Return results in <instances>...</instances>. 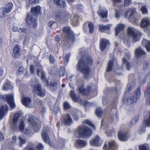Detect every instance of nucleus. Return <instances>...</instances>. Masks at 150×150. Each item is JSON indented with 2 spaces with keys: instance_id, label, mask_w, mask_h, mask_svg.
Wrapping results in <instances>:
<instances>
[{
  "instance_id": "1",
  "label": "nucleus",
  "mask_w": 150,
  "mask_h": 150,
  "mask_svg": "<svg viewBox=\"0 0 150 150\" xmlns=\"http://www.w3.org/2000/svg\"><path fill=\"white\" fill-rule=\"evenodd\" d=\"M93 62V60L91 56H83L76 66V70L83 74V77L85 79L92 77L90 66Z\"/></svg>"
},
{
  "instance_id": "2",
  "label": "nucleus",
  "mask_w": 150,
  "mask_h": 150,
  "mask_svg": "<svg viewBox=\"0 0 150 150\" xmlns=\"http://www.w3.org/2000/svg\"><path fill=\"white\" fill-rule=\"evenodd\" d=\"M63 32L65 36L62 41V46L64 49H67L70 47L75 40L74 36L69 27H65Z\"/></svg>"
},
{
  "instance_id": "3",
  "label": "nucleus",
  "mask_w": 150,
  "mask_h": 150,
  "mask_svg": "<svg viewBox=\"0 0 150 150\" xmlns=\"http://www.w3.org/2000/svg\"><path fill=\"white\" fill-rule=\"evenodd\" d=\"M91 130L86 126H79L75 133V136L77 138L83 137H90L91 134Z\"/></svg>"
},
{
  "instance_id": "4",
  "label": "nucleus",
  "mask_w": 150,
  "mask_h": 150,
  "mask_svg": "<svg viewBox=\"0 0 150 150\" xmlns=\"http://www.w3.org/2000/svg\"><path fill=\"white\" fill-rule=\"evenodd\" d=\"M128 35L131 37V41L133 43L139 41L141 36V34L139 31L132 27H129L127 29Z\"/></svg>"
},
{
  "instance_id": "5",
  "label": "nucleus",
  "mask_w": 150,
  "mask_h": 150,
  "mask_svg": "<svg viewBox=\"0 0 150 150\" xmlns=\"http://www.w3.org/2000/svg\"><path fill=\"white\" fill-rule=\"evenodd\" d=\"M135 9H131L129 11L126 12L125 14V17H128V14H129V20H131V21L133 22V23L136 25H138L139 24V22H138V19L140 18L139 16L136 15L134 17V16L136 15L135 14L136 13Z\"/></svg>"
},
{
  "instance_id": "6",
  "label": "nucleus",
  "mask_w": 150,
  "mask_h": 150,
  "mask_svg": "<svg viewBox=\"0 0 150 150\" xmlns=\"http://www.w3.org/2000/svg\"><path fill=\"white\" fill-rule=\"evenodd\" d=\"M141 94L140 88L138 87L134 91V97L130 96L127 97L125 100V103L127 105H129L137 102Z\"/></svg>"
},
{
  "instance_id": "7",
  "label": "nucleus",
  "mask_w": 150,
  "mask_h": 150,
  "mask_svg": "<svg viewBox=\"0 0 150 150\" xmlns=\"http://www.w3.org/2000/svg\"><path fill=\"white\" fill-rule=\"evenodd\" d=\"M28 118V122L30 125V127H32L35 131L38 132L41 127L40 122L39 120L36 121L35 119H34L33 117L31 115H29Z\"/></svg>"
},
{
  "instance_id": "8",
  "label": "nucleus",
  "mask_w": 150,
  "mask_h": 150,
  "mask_svg": "<svg viewBox=\"0 0 150 150\" xmlns=\"http://www.w3.org/2000/svg\"><path fill=\"white\" fill-rule=\"evenodd\" d=\"M33 93L41 97H44L46 93L45 90L42 88L41 85L40 84H37L35 86Z\"/></svg>"
},
{
  "instance_id": "9",
  "label": "nucleus",
  "mask_w": 150,
  "mask_h": 150,
  "mask_svg": "<svg viewBox=\"0 0 150 150\" xmlns=\"http://www.w3.org/2000/svg\"><path fill=\"white\" fill-rule=\"evenodd\" d=\"M2 98L4 100H6L11 108H15L16 105L15 103L13 94L4 95L2 96Z\"/></svg>"
},
{
  "instance_id": "10",
  "label": "nucleus",
  "mask_w": 150,
  "mask_h": 150,
  "mask_svg": "<svg viewBox=\"0 0 150 150\" xmlns=\"http://www.w3.org/2000/svg\"><path fill=\"white\" fill-rule=\"evenodd\" d=\"M33 18V16L28 15L26 19V22L30 27L35 28L38 25L37 20Z\"/></svg>"
},
{
  "instance_id": "11",
  "label": "nucleus",
  "mask_w": 150,
  "mask_h": 150,
  "mask_svg": "<svg viewBox=\"0 0 150 150\" xmlns=\"http://www.w3.org/2000/svg\"><path fill=\"white\" fill-rule=\"evenodd\" d=\"M12 139L13 142H15L16 144L19 146L21 147L23 145L26 143V140L22 136H19L18 139L16 138V136H13L12 137Z\"/></svg>"
},
{
  "instance_id": "12",
  "label": "nucleus",
  "mask_w": 150,
  "mask_h": 150,
  "mask_svg": "<svg viewBox=\"0 0 150 150\" xmlns=\"http://www.w3.org/2000/svg\"><path fill=\"white\" fill-rule=\"evenodd\" d=\"M26 148L27 150H43L44 147L40 143H39L37 146H36L34 143H30L28 144Z\"/></svg>"
},
{
  "instance_id": "13",
  "label": "nucleus",
  "mask_w": 150,
  "mask_h": 150,
  "mask_svg": "<svg viewBox=\"0 0 150 150\" xmlns=\"http://www.w3.org/2000/svg\"><path fill=\"white\" fill-rule=\"evenodd\" d=\"M108 145L105 144L103 147L104 150H117V145L114 141H110L108 142Z\"/></svg>"
},
{
  "instance_id": "14",
  "label": "nucleus",
  "mask_w": 150,
  "mask_h": 150,
  "mask_svg": "<svg viewBox=\"0 0 150 150\" xmlns=\"http://www.w3.org/2000/svg\"><path fill=\"white\" fill-rule=\"evenodd\" d=\"M61 121L65 125L68 126L72 122V120L69 114H63L62 115Z\"/></svg>"
},
{
  "instance_id": "15",
  "label": "nucleus",
  "mask_w": 150,
  "mask_h": 150,
  "mask_svg": "<svg viewBox=\"0 0 150 150\" xmlns=\"http://www.w3.org/2000/svg\"><path fill=\"white\" fill-rule=\"evenodd\" d=\"M55 17L56 19L59 21L62 19H68L70 17V15L69 13L67 12H65L62 13L59 12L56 13Z\"/></svg>"
},
{
  "instance_id": "16",
  "label": "nucleus",
  "mask_w": 150,
  "mask_h": 150,
  "mask_svg": "<svg viewBox=\"0 0 150 150\" xmlns=\"http://www.w3.org/2000/svg\"><path fill=\"white\" fill-rule=\"evenodd\" d=\"M100 138L98 136H96L94 138L90 141V144L91 146H100L102 143L100 141Z\"/></svg>"
},
{
  "instance_id": "17",
  "label": "nucleus",
  "mask_w": 150,
  "mask_h": 150,
  "mask_svg": "<svg viewBox=\"0 0 150 150\" xmlns=\"http://www.w3.org/2000/svg\"><path fill=\"white\" fill-rule=\"evenodd\" d=\"M118 137L120 141L125 142L127 140L129 136L127 132L123 130H121L118 133Z\"/></svg>"
},
{
  "instance_id": "18",
  "label": "nucleus",
  "mask_w": 150,
  "mask_h": 150,
  "mask_svg": "<svg viewBox=\"0 0 150 150\" xmlns=\"http://www.w3.org/2000/svg\"><path fill=\"white\" fill-rule=\"evenodd\" d=\"M48 131L46 128H44L42 133V137L44 142L49 144L50 143V140L47 134Z\"/></svg>"
},
{
  "instance_id": "19",
  "label": "nucleus",
  "mask_w": 150,
  "mask_h": 150,
  "mask_svg": "<svg viewBox=\"0 0 150 150\" xmlns=\"http://www.w3.org/2000/svg\"><path fill=\"white\" fill-rule=\"evenodd\" d=\"M87 142L84 140L79 139L76 140L75 142V146L77 149H79L81 147H84L87 145Z\"/></svg>"
},
{
  "instance_id": "20",
  "label": "nucleus",
  "mask_w": 150,
  "mask_h": 150,
  "mask_svg": "<svg viewBox=\"0 0 150 150\" xmlns=\"http://www.w3.org/2000/svg\"><path fill=\"white\" fill-rule=\"evenodd\" d=\"M20 46L18 45H15L13 50L12 56L14 58H17L21 55Z\"/></svg>"
},
{
  "instance_id": "21",
  "label": "nucleus",
  "mask_w": 150,
  "mask_h": 150,
  "mask_svg": "<svg viewBox=\"0 0 150 150\" xmlns=\"http://www.w3.org/2000/svg\"><path fill=\"white\" fill-rule=\"evenodd\" d=\"M8 107L5 105L2 106L0 108V119L3 118L8 111Z\"/></svg>"
},
{
  "instance_id": "22",
  "label": "nucleus",
  "mask_w": 150,
  "mask_h": 150,
  "mask_svg": "<svg viewBox=\"0 0 150 150\" xmlns=\"http://www.w3.org/2000/svg\"><path fill=\"white\" fill-rule=\"evenodd\" d=\"M150 25V19L149 18L146 17L142 18L141 21L140 26L142 28L146 27Z\"/></svg>"
},
{
  "instance_id": "23",
  "label": "nucleus",
  "mask_w": 150,
  "mask_h": 150,
  "mask_svg": "<svg viewBox=\"0 0 150 150\" xmlns=\"http://www.w3.org/2000/svg\"><path fill=\"white\" fill-rule=\"evenodd\" d=\"M109 41L107 40L102 39L100 40V48L101 51H103L109 44Z\"/></svg>"
},
{
  "instance_id": "24",
  "label": "nucleus",
  "mask_w": 150,
  "mask_h": 150,
  "mask_svg": "<svg viewBox=\"0 0 150 150\" xmlns=\"http://www.w3.org/2000/svg\"><path fill=\"white\" fill-rule=\"evenodd\" d=\"M22 103L23 105L26 107H31V100L29 97H24L22 100Z\"/></svg>"
},
{
  "instance_id": "25",
  "label": "nucleus",
  "mask_w": 150,
  "mask_h": 150,
  "mask_svg": "<svg viewBox=\"0 0 150 150\" xmlns=\"http://www.w3.org/2000/svg\"><path fill=\"white\" fill-rule=\"evenodd\" d=\"M98 14L102 18H105L107 17L108 11L105 8L100 7Z\"/></svg>"
},
{
  "instance_id": "26",
  "label": "nucleus",
  "mask_w": 150,
  "mask_h": 150,
  "mask_svg": "<svg viewBox=\"0 0 150 150\" xmlns=\"http://www.w3.org/2000/svg\"><path fill=\"white\" fill-rule=\"evenodd\" d=\"M145 96L148 97L146 99V103L150 105V82L148 84L147 88L145 91Z\"/></svg>"
},
{
  "instance_id": "27",
  "label": "nucleus",
  "mask_w": 150,
  "mask_h": 150,
  "mask_svg": "<svg viewBox=\"0 0 150 150\" xmlns=\"http://www.w3.org/2000/svg\"><path fill=\"white\" fill-rule=\"evenodd\" d=\"M70 96L72 98V100L74 101L80 103L82 102V100L79 97H76L75 94L73 91H70Z\"/></svg>"
},
{
  "instance_id": "28",
  "label": "nucleus",
  "mask_w": 150,
  "mask_h": 150,
  "mask_svg": "<svg viewBox=\"0 0 150 150\" xmlns=\"http://www.w3.org/2000/svg\"><path fill=\"white\" fill-rule=\"evenodd\" d=\"M91 88V87L88 86L86 89H84L83 86H82L79 88V91L80 93L83 95H88L90 93Z\"/></svg>"
},
{
  "instance_id": "29",
  "label": "nucleus",
  "mask_w": 150,
  "mask_h": 150,
  "mask_svg": "<svg viewBox=\"0 0 150 150\" xmlns=\"http://www.w3.org/2000/svg\"><path fill=\"white\" fill-rule=\"evenodd\" d=\"M142 45L145 47L147 52H150V41L143 39L142 42Z\"/></svg>"
},
{
  "instance_id": "30",
  "label": "nucleus",
  "mask_w": 150,
  "mask_h": 150,
  "mask_svg": "<svg viewBox=\"0 0 150 150\" xmlns=\"http://www.w3.org/2000/svg\"><path fill=\"white\" fill-rule=\"evenodd\" d=\"M124 27L125 26L123 24H119L117 25L115 28V35H118L119 32L123 29Z\"/></svg>"
},
{
  "instance_id": "31",
  "label": "nucleus",
  "mask_w": 150,
  "mask_h": 150,
  "mask_svg": "<svg viewBox=\"0 0 150 150\" xmlns=\"http://www.w3.org/2000/svg\"><path fill=\"white\" fill-rule=\"evenodd\" d=\"M40 7L38 6H37L35 7H33L31 8V12L35 16H36L40 14Z\"/></svg>"
},
{
  "instance_id": "32",
  "label": "nucleus",
  "mask_w": 150,
  "mask_h": 150,
  "mask_svg": "<svg viewBox=\"0 0 150 150\" xmlns=\"http://www.w3.org/2000/svg\"><path fill=\"white\" fill-rule=\"evenodd\" d=\"M134 53L137 57H139L143 55L146 54L145 52L140 47L135 49Z\"/></svg>"
},
{
  "instance_id": "33",
  "label": "nucleus",
  "mask_w": 150,
  "mask_h": 150,
  "mask_svg": "<svg viewBox=\"0 0 150 150\" xmlns=\"http://www.w3.org/2000/svg\"><path fill=\"white\" fill-rule=\"evenodd\" d=\"M54 3L61 7H64L66 5L65 1L64 0H54Z\"/></svg>"
},
{
  "instance_id": "34",
  "label": "nucleus",
  "mask_w": 150,
  "mask_h": 150,
  "mask_svg": "<svg viewBox=\"0 0 150 150\" xmlns=\"http://www.w3.org/2000/svg\"><path fill=\"white\" fill-rule=\"evenodd\" d=\"M20 114L19 113H16L15 114L13 121V128L14 129L17 125V121L18 118L20 117Z\"/></svg>"
},
{
  "instance_id": "35",
  "label": "nucleus",
  "mask_w": 150,
  "mask_h": 150,
  "mask_svg": "<svg viewBox=\"0 0 150 150\" xmlns=\"http://www.w3.org/2000/svg\"><path fill=\"white\" fill-rule=\"evenodd\" d=\"M144 122L146 127H150V112H148L147 115L144 116Z\"/></svg>"
},
{
  "instance_id": "36",
  "label": "nucleus",
  "mask_w": 150,
  "mask_h": 150,
  "mask_svg": "<svg viewBox=\"0 0 150 150\" xmlns=\"http://www.w3.org/2000/svg\"><path fill=\"white\" fill-rule=\"evenodd\" d=\"M24 127V123L23 121H22L19 126V128L21 131H22L26 135H29L30 133V131L28 129H26L23 130Z\"/></svg>"
},
{
  "instance_id": "37",
  "label": "nucleus",
  "mask_w": 150,
  "mask_h": 150,
  "mask_svg": "<svg viewBox=\"0 0 150 150\" xmlns=\"http://www.w3.org/2000/svg\"><path fill=\"white\" fill-rule=\"evenodd\" d=\"M132 3V0H124V4H121L119 6L120 9L121 10L124 9V8L129 6Z\"/></svg>"
},
{
  "instance_id": "38",
  "label": "nucleus",
  "mask_w": 150,
  "mask_h": 150,
  "mask_svg": "<svg viewBox=\"0 0 150 150\" xmlns=\"http://www.w3.org/2000/svg\"><path fill=\"white\" fill-rule=\"evenodd\" d=\"M111 25L108 24L107 25H99V30L101 32H103L107 30H109L110 28Z\"/></svg>"
},
{
  "instance_id": "39",
  "label": "nucleus",
  "mask_w": 150,
  "mask_h": 150,
  "mask_svg": "<svg viewBox=\"0 0 150 150\" xmlns=\"http://www.w3.org/2000/svg\"><path fill=\"white\" fill-rule=\"evenodd\" d=\"M122 64L123 65H125L127 70H129L130 69L131 67L130 63L127 61L125 57H123L122 59Z\"/></svg>"
},
{
  "instance_id": "40",
  "label": "nucleus",
  "mask_w": 150,
  "mask_h": 150,
  "mask_svg": "<svg viewBox=\"0 0 150 150\" xmlns=\"http://www.w3.org/2000/svg\"><path fill=\"white\" fill-rule=\"evenodd\" d=\"M13 4L11 2L8 3L6 6V8H5V10L6 13H8L11 11L13 7Z\"/></svg>"
},
{
  "instance_id": "41",
  "label": "nucleus",
  "mask_w": 150,
  "mask_h": 150,
  "mask_svg": "<svg viewBox=\"0 0 150 150\" xmlns=\"http://www.w3.org/2000/svg\"><path fill=\"white\" fill-rule=\"evenodd\" d=\"M78 16L75 15L73 18L71 20V23L72 25L74 26H76L78 24Z\"/></svg>"
},
{
  "instance_id": "42",
  "label": "nucleus",
  "mask_w": 150,
  "mask_h": 150,
  "mask_svg": "<svg viewBox=\"0 0 150 150\" xmlns=\"http://www.w3.org/2000/svg\"><path fill=\"white\" fill-rule=\"evenodd\" d=\"M113 59H112L111 60H110L108 61V68L107 69V72L110 71L112 70L113 65Z\"/></svg>"
},
{
  "instance_id": "43",
  "label": "nucleus",
  "mask_w": 150,
  "mask_h": 150,
  "mask_svg": "<svg viewBox=\"0 0 150 150\" xmlns=\"http://www.w3.org/2000/svg\"><path fill=\"white\" fill-rule=\"evenodd\" d=\"M64 140L62 138H59L58 141V144L59 147H63L65 144Z\"/></svg>"
},
{
  "instance_id": "44",
  "label": "nucleus",
  "mask_w": 150,
  "mask_h": 150,
  "mask_svg": "<svg viewBox=\"0 0 150 150\" xmlns=\"http://www.w3.org/2000/svg\"><path fill=\"white\" fill-rule=\"evenodd\" d=\"M96 114L97 116L101 117L103 114V112L100 108H99L96 110Z\"/></svg>"
},
{
  "instance_id": "45",
  "label": "nucleus",
  "mask_w": 150,
  "mask_h": 150,
  "mask_svg": "<svg viewBox=\"0 0 150 150\" xmlns=\"http://www.w3.org/2000/svg\"><path fill=\"white\" fill-rule=\"evenodd\" d=\"M88 27L89 28V33L90 34L93 33V24L91 22L88 23Z\"/></svg>"
},
{
  "instance_id": "46",
  "label": "nucleus",
  "mask_w": 150,
  "mask_h": 150,
  "mask_svg": "<svg viewBox=\"0 0 150 150\" xmlns=\"http://www.w3.org/2000/svg\"><path fill=\"white\" fill-rule=\"evenodd\" d=\"M12 88V86L10 82H8L4 86L3 89L4 90L6 91L8 89Z\"/></svg>"
},
{
  "instance_id": "47",
  "label": "nucleus",
  "mask_w": 150,
  "mask_h": 150,
  "mask_svg": "<svg viewBox=\"0 0 150 150\" xmlns=\"http://www.w3.org/2000/svg\"><path fill=\"white\" fill-rule=\"evenodd\" d=\"M140 10L143 14H148V10L145 6H142Z\"/></svg>"
},
{
  "instance_id": "48",
  "label": "nucleus",
  "mask_w": 150,
  "mask_h": 150,
  "mask_svg": "<svg viewBox=\"0 0 150 150\" xmlns=\"http://www.w3.org/2000/svg\"><path fill=\"white\" fill-rule=\"evenodd\" d=\"M139 119V117L137 116L134 117L130 123V126H132L135 124Z\"/></svg>"
},
{
  "instance_id": "49",
  "label": "nucleus",
  "mask_w": 150,
  "mask_h": 150,
  "mask_svg": "<svg viewBox=\"0 0 150 150\" xmlns=\"http://www.w3.org/2000/svg\"><path fill=\"white\" fill-rule=\"evenodd\" d=\"M64 68L62 67H61L59 69L58 74L60 76H63L64 74Z\"/></svg>"
},
{
  "instance_id": "50",
  "label": "nucleus",
  "mask_w": 150,
  "mask_h": 150,
  "mask_svg": "<svg viewBox=\"0 0 150 150\" xmlns=\"http://www.w3.org/2000/svg\"><path fill=\"white\" fill-rule=\"evenodd\" d=\"M43 72V70L42 69V66L40 65L39 66L38 68L37 69V74L38 76H40L41 75V72Z\"/></svg>"
},
{
  "instance_id": "51",
  "label": "nucleus",
  "mask_w": 150,
  "mask_h": 150,
  "mask_svg": "<svg viewBox=\"0 0 150 150\" xmlns=\"http://www.w3.org/2000/svg\"><path fill=\"white\" fill-rule=\"evenodd\" d=\"M6 13L5 12V8L3 7L0 9V17H2L5 16V13Z\"/></svg>"
},
{
  "instance_id": "52",
  "label": "nucleus",
  "mask_w": 150,
  "mask_h": 150,
  "mask_svg": "<svg viewBox=\"0 0 150 150\" xmlns=\"http://www.w3.org/2000/svg\"><path fill=\"white\" fill-rule=\"evenodd\" d=\"M83 123L84 125H89L93 128L95 127L94 125L92 124L89 120H86L83 121Z\"/></svg>"
},
{
  "instance_id": "53",
  "label": "nucleus",
  "mask_w": 150,
  "mask_h": 150,
  "mask_svg": "<svg viewBox=\"0 0 150 150\" xmlns=\"http://www.w3.org/2000/svg\"><path fill=\"white\" fill-rule=\"evenodd\" d=\"M70 56V54H68L65 55V57L64 58V61L65 64H67L69 60V58Z\"/></svg>"
},
{
  "instance_id": "54",
  "label": "nucleus",
  "mask_w": 150,
  "mask_h": 150,
  "mask_svg": "<svg viewBox=\"0 0 150 150\" xmlns=\"http://www.w3.org/2000/svg\"><path fill=\"white\" fill-rule=\"evenodd\" d=\"M148 146L147 144L142 145L139 147V150H147Z\"/></svg>"
},
{
  "instance_id": "55",
  "label": "nucleus",
  "mask_w": 150,
  "mask_h": 150,
  "mask_svg": "<svg viewBox=\"0 0 150 150\" xmlns=\"http://www.w3.org/2000/svg\"><path fill=\"white\" fill-rule=\"evenodd\" d=\"M150 67V61H146L144 62V69H146Z\"/></svg>"
},
{
  "instance_id": "56",
  "label": "nucleus",
  "mask_w": 150,
  "mask_h": 150,
  "mask_svg": "<svg viewBox=\"0 0 150 150\" xmlns=\"http://www.w3.org/2000/svg\"><path fill=\"white\" fill-rule=\"evenodd\" d=\"M131 83H129L128 84L127 86L126 90L127 91V92L129 91L133 88V86H132L131 85Z\"/></svg>"
},
{
  "instance_id": "57",
  "label": "nucleus",
  "mask_w": 150,
  "mask_h": 150,
  "mask_svg": "<svg viewBox=\"0 0 150 150\" xmlns=\"http://www.w3.org/2000/svg\"><path fill=\"white\" fill-rule=\"evenodd\" d=\"M39 2V0H29L28 3L29 4H38Z\"/></svg>"
},
{
  "instance_id": "58",
  "label": "nucleus",
  "mask_w": 150,
  "mask_h": 150,
  "mask_svg": "<svg viewBox=\"0 0 150 150\" xmlns=\"http://www.w3.org/2000/svg\"><path fill=\"white\" fill-rule=\"evenodd\" d=\"M64 106L65 109H69L71 107L69 104L67 102H65L64 103Z\"/></svg>"
},
{
  "instance_id": "59",
  "label": "nucleus",
  "mask_w": 150,
  "mask_h": 150,
  "mask_svg": "<svg viewBox=\"0 0 150 150\" xmlns=\"http://www.w3.org/2000/svg\"><path fill=\"white\" fill-rule=\"evenodd\" d=\"M18 32L20 33H26L27 32V30L26 28H20L18 29Z\"/></svg>"
},
{
  "instance_id": "60",
  "label": "nucleus",
  "mask_w": 150,
  "mask_h": 150,
  "mask_svg": "<svg viewBox=\"0 0 150 150\" xmlns=\"http://www.w3.org/2000/svg\"><path fill=\"white\" fill-rule=\"evenodd\" d=\"M146 130L145 128V127H141L139 130L138 132L139 134H142Z\"/></svg>"
},
{
  "instance_id": "61",
  "label": "nucleus",
  "mask_w": 150,
  "mask_h": 150,
  "mask_svg": "<svg viewBox=\"0 0 150 150\" xmlns=\"http://www.w3.org/2000/svg\"><path fill=\"white\" fill-rule=\"evenodd\" d=\"M120 13L119 11L116 10L115 13V16L117 18H119L120 17Z\"/></svg>"
},
{
  "instance_id": "62",
  "label": "nucleus",
  "mask_w": 150,
  "mask_h": 150,
  "mask_svg": "<svg viewBox=\"0 0 150 150\" xmlns=\"http://www.w3.org/2000/svg\"><path fill=\"white\" fill-rule=\"evenodd\" d=\"M23 67H21L18 69L17 72L19 74H21L23 73Z\"/></svg>"
},
{
  "instance_id": "63",
  "label": "nucleus",
  "mask_w": 150,
  "mask_h": 150,
  "mask_svg": "<svg viewBox=\"0 0 150 150\" xmlns=\"http://www.w3.org/2000/svg\"><path fill=\"white\" fill-rule=\"evenodd\" d=\"M59 110V107L58 106H54V112L55 114H57Z\"/></svg>"
},
{
  "instance_id": "64",
  "label": "nucleus",
  "mask_w": 150,
  "mask_h": 150,
  "mask_svg": "<svg viewBox=\"0 0 150 150\" xmlns=\"http://www.w3.org/2000/svg\"><path fill=\"white\" fill-rule=\"evenodd\" d=\"M50 62V63H53L55 61L53 56L52 55H50L49 57Z\"/></svg>"
}]
</instances>
